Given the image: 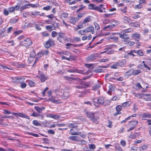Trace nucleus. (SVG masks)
<instances>
[{
	"instance_id": "4be33fe9",
	"label": "nucleus",
	"mask_w": 151,
	"mask_h": 151,
	"mask_svg": "<svg viewBox=\"0 0 151 151\" xmlns=\"http://www.w3.org/2000/svg\"><path fill=\"white\" fill-rule=\"evenodd\" d=\"M142 63L144 66H148V65H151V59H148L146 61H143Z\"/></svg>"
},
{
	"instance_id": "0e129e2a",
	"label": "nucleus",
	"mask_w": 151,
	"mask_h": 151,
	"mask_svg": "<svg viewBox=\"0 0 151 151\" xmlns=\"http://www.w3.org/2000/svg\"><path fill=\"white\" fill-rule=\"evenodd\" d=\"M78 138L77 136H73L70 137L69 138L70 140L77 141L78 139Z\"/></svg>"
},
{
	"instance_id": "f257e3e1",
	"label": "nucleus",
	"mask_w": 151,
	"mask_h": 151,
	"mask_svg": "<svg viewBox=\"0 0 151 151\" xmlns=\"http://www.w3.org/2000/svg\"><path fill=\"white\" fill-rule=\"evenodd\" d=\"M48 96L51 97L46 101H50L53 103L59 104L62 103V101L58 99V97L63 99H68L69 96V93L66 90L56 89L55 90H50L47 92Z\"/></svg>"
},
{
	"instance_id": "5fc2aeb1",
	"label": "nucleus",
	"mask_w": 151,
	"mask_h": 151,
	"mask_svg": "<svg viewBox=\"0 0 151 151\" xmlns=\"http://www.w3.org/2000/svg\"><path fill=\"white\" fill-rule=\"evenodd\" d=\"M47 17L48 18L50 19L51 20H52L55 17L54 15L53 14H51L48 15L47 16Z\"/></svg>"
},
{
	"instance_id": "3c124183",
	"label": "nucleus",
	"mask_w": 151,
	"mask_h": 151,
	"mask_svg": "<svg viewBox=\"0 0 151 151\" xmlns=\"http://www.w3.org/2000/svg\"><path fill=\"white\" fill-rule=\"evenodd\" d=\"M58 35V33L55 31H53L51 33V35L53 37H55L57 35Z\"/></svg>"
},
{
	"instance_id": "5701e85b",
	"label": "nucleus",
	"mask_w": 151,
	"mask_h": 151,
	"mask_svg": "<svg viewBox=\"0 0 151 151\" xmlns=\"http://www.w3.org/2000/svg\"><path fill=\"white\" fill-rule=\"evenodd\" d=\"M78 20V19H77L76 18L71 17L69 19V22L70 23L74 25L76 22Z\"/></svg>"
},
{
	"instance_id": "c03bdc74",
	"label": "nucleus",
	"mask_w": 151,
	"mask_h": 151,
	"mask_svg": "<svg viewBox=\"0 0 151 151\" xmlns=\"http://www.w3.org/2000/svg\"><path fill=\"white\" fill-rule=\"evenodd\" d=\"M130 102L129 101H128L126 102H124L123 103L122 105V106L123 107H125L126 106H129L130 104Z\"/></svg>"
},
{
	"instance_id": "c9c22d12",
	"label": "nucleus",
	"mask_w": 151,
	"mask_h": 151,
	"mask_svg": "<svg viewBox=\"0 0 151 151\" xmlns=\"http://www.w3.org/2000/svg\"><path fill=\"white\" fill-rule=\"evenodd\" d=\"M122 31L127 33L132 32L133 31V29L132 28H129L123 30Z\"/></svg>"
},
{
	"instance_id": "9d476101",
	"label": "nucleus",
	"mask_w": 151,
	"mask_h": 151,
	"mask_svg": "<svg viewBox=\"0 0 151 151\" xmlns=\"http://www.w3.org/2000/svg\"><path fill=\"white\" fill-rule=\"evenodd\" d=\"M143 120H147L148 124L151 125V114H144L142 117Z\"/></svg>"
},
{
	"instance_id": "2eb2a0df",
	"label": "nucleus",
	"mask_w": 151,
	"mask_h": 151,
	"mask_svg": "<svg viewBox=\"0 0 151 151\" xmlns=\"http://www.w3.org/2000/svg\"><path fill=\"white\" fill-rule=\"evenodd\" d=\"M116 26L115 24L109 25L107 26H105L103 28V30L105 31H108L114 28Z\"/></svg>"
},
{
	"instance_id": "864d4df0",
	"label": "nucleus",
	"mask_w": 151,
	"mask_h": 151,
	"mask_svg": "<svg viewBox=\"0 0 151 151\" xmlns=\"http://www.w3.org/2000/svg\"><path fill=\"white\" fill-rule=\"evenodd\" d=\"M23 32V30H19L18 31H15L14 33V34L15 35V36L18 35L19 34H20L22 33Z\"/></svg>"
},
{
	"instance_id": "f3484780",
	"label": "nucleus",
	"mask_w": 151,
	"mask_h": 151,
	"mask_svg": "<svg viewBox=\"0 0 151 151\" xmlns=\"http://www.w3.org/2000/svg\"><path fill=\"white\" fill-rule=\"evenodd\" d=\"M13 114L15 115L16 116H19L20 117L25 118L27 119H29V116H28L27 115H25L23 113H13Z\"/></svg>"
},
{
	"instance_id": "f8f14e48",
	"label": "nucleus",
	"mask_w": 151,
	"mask_h": 151,
	"mask_svg": "<svg viewBox=\"0 0 151 151\" xmlns=\"http://www.w3.org/2000/svg\"><path fill=\"white\" fill-rule=\"evenodd\" d=\"M131 37L133 39L138 41L140 40V34L137 32H136L135 33L132 34Z\"/></svg>"
},
{
	"instance_id": "f704fd0d",
	"label": "nucleus",
	"mask_w": 151,
	"mask_h": 151,
	"mask_svg": "<svg viewBox=\"0 0 151 151\" xmlns=\"http://www.w3.org/2000/svg\"><path fill=\"white\" fill-rule=\"evenodd\" d=\"M18 21L19 18L18 17L17 18H13L10 19V22L12 24H14L17 22Z\"/></svg>"
},
{
	"instance_id": "6e6552de",
	"label": "nucleus",
	"mask_w": 151,
	"mask_h": 151,
	"mask_svg": "<svg viewBox=\"0 0 151 151\" xmlns=\"http://www.w3.org/2000/svg\"><path fill=\"white\" fill-rule=\"evenodd\" d=\"M136 96L141 99H144L146 101H151V95L150 94H138Z\"/></svg>"
},
{
	"instance_id": "e2e57ef3",
	"label": "nucleus",
	"mask_w": 151,
	"mask_h": 151,
	"mask_svg": "<svg viewBox=\"0 0 151 151\" xmlns=\"http://www.w3.org/2000/svg\"><path fill=\"white\" fill-rule=\"evenodd\" d=\"M74 40L75 42H77L81 41V38L78 37H74Z\"/></svg>"
},
{
	"instance_id": "39448f33",
	"label": "nucleus",
	"mask_w": 151,
	"mask_h": 151,
	"mask_svg": "<svg viewBox=\"0 0 151 151\" xmlns=\"http://www.w3.org/2000/svg\"><path fill=\"white\" fill-rule=\"evenodd\" d=\"M55 40L51 38H49L44 44V46L46 49L52 47L55 45Z\"/></svg>"
},
{
	"instance_id": "37998d69",
	"label": "nucleus",
	"mask_w": 151,
	"mask_h": 151,
	"mask_svg": "<svg viewBox=\"0 0 151 151\" xmlns=\"http://www.w3.org/2000/svg\"><path fill=\"white\" fill-rule=\"evenodd\" d=\"M9 12L8 10H7L6 9H4L3 10V14L5 16H7L9 15Z\"/></svg>"
},
{
	"instance_id": "09e8293b",
	"label": "nucleus",
	"mask_w": 151,
	"mask_h": 151,
	"mask_svg": "<svg viewBox=\"0 0 151 151\" xmlns=\"http://www.w3.org/2000/svg\"><path fill=\"white\" fill-rule=\"evenodd\" d=\"M144 52L141 50H139L137 51V54L140 56L144 55Z\"/></svg>"
},
{
	"instance_id": "de8ad7c7",
	"label": "nucleus",
	"mask_w": 151,
	"mask_h": 151,
	"mask_svg": "<svg viewBox=\"0 0 151 151\" xmlns=\"http://www.w3.org/2000/svg\"><path fill=\"white\" fill-rule=\"evenodd\" d=\"M142 7V4H141L139 3V4H138L136 5L134 7V9H141Z\"/></svg>"
},
{
	"instance_id": "dca6fc26",
	"label": "nucleus",
	"mask_w": 151,
	"mask_h": 151,
	"mask_svg": "<svg viewBox=\"0 0 151 151\" xmlns=\"http://www.w3.org/2000/svg\"><path fill=\"white\" fill-rule=\"evenodd\" d=\"M24 78L22 77L11 78L10 80L13 82H18L21 81V80H23Z\"/></svg>"
},
{
	"instance_id": "052dcab7",
	"label": "nucleus",
	"mask_w": 151,
	"mask_h": 151,
	"mask_svg": "<svg viewBox=\"0 0 151 151\" xmlns=\"http://www.w3.org/2000/svg\"><path fill=\"white\" fill-rule=\"evenodd\" d=\"M110 22L111 21L110 19H104L103 21V23L104 24H106L110 23Z\"/></svg>"
},
{
	"instance_id": "72a5a7b5",
	"label": "nucleus",
	"mask_w": 151,
	"mask_h": 151,
	"mask_svg": "<svg viewBox=\"0 0 151 151\" xmlns=\"http://www.w3.org/2000/svg\"><path fill=\"white\" fill-rule=\"evenodd\" d=\"M135 116H136V114H133V115H131V116H129L127 118L125 119L124 120L121 121V123H123L124 122H126L127 121L130 119L131 117H135Z\"/></svg>"
},
{
	"instance_id": "79ce46f5",
	"label": "nucleus",
	"mask_w": 151,
	"mask_h": 151,
	"mask_svg": "<svg viewBox=\"0 0 151 151\" xmlns=\"http://www.w3.org/2000/svg\"><path fill=\"white\" fill-rule=\"evenodd\" d=\"M36 55V52L35 50H33L31 51L30 55V57H34Z\"/></svg>"
},
{
	"instance_id": "a211bd4d",
	"label": "nucleus",
	"mask_w": 151,
	"mask_h": 151,
	"mask_svg": "<svg viewBox=\"0 0 151 151\" xmlns=\"http://www.w3.org/2000/svg\"><path fill=\"white\" fill-rule=\"evenodd\" d=\"M75 127L73 126V128L71 129L70 130V133L72 135H80L81 133L80 132L77 133V132H76V131H75L76 129L75 128Z\"/></svg>"
},
{
	"instance_id": "49530a36",
	"label": "nucleus",
	"mask_w": 151,
	"mask_h": 151,
	"mask_svg": "<svg viewBox=\"0 0 151 151\" xmlns=\"http://www.w3.org/2000/svg\"><path fill=\"white\" fill-rule=\"evenodd\" d=\"M120 11L123 13L125 14L127 12V7L126 6L123 8L120 9Z\"/></svg>"
},
{
	"instance_id": "2f4dec72",
	"label": "nucleus",
	"mask_w": 151,
	"mask_h": 151,
	"mask_svg": "<svg viewBox=\"0 0 151 151\" xmlns=\"http://www.w3.org/2000/svg\"><path fill=\"white\" fill-rule=\"evenodd\" d=\"M41 34L43 37H48L50 34L46 31H44L41 33Z\"/></svg>"
},
{
	"instance_id": "c85d7f7f",
	"label": "nucleus",
	"mask_w": 151,
	"mask_h": 151,
	"mask_svg": "<svg viewBox=\"0 0 151 151\" xmlns=\"http://www.w3.org/2000/svg\"><path fill=\"white\" fill-rule=\"evenodd\" d=\"M104 99L102 97H99L97 100L98 103L100 104H103L104 102Z\"/></svg>"
},
{
	"instance_id": "b1692460",
	"label": "nucleus",
	"mask_w": 151,
	"mask_h": 151,
	"mask_svg": "<svg viewBox=\"0 0 151 151\" xmlns=\"http://www.w3.org/2000/svg\"><path fill=\"white\" fill-rule=\"evenodd\" d=\"M139 135V134L137 133H135L130 135L129 137V139H134L138 137Z\"/></svg>"
},
{
	"instance_id": "69168bd1",
	"label": "nucleus",
	"mask_w": 151,
	"mask_h": 151,
	"mask_svg": "<svg viewBox=\"0 0 151 151\" xmlns=\"http://www.w3.org/2000/svg\"><path fill=\"white\" fill-rule=\"evenodd\" d=\"M141 72L140 70H134V75H136L138 74Z\"/></svg>"
},
{
	"instance_id": "393cba45",
	"label": "nucleus",
	"mask_w": 151,
	"mask_h": 151,
	"mask_svg": "<svg viewBox=\"0 0 151 151\" xmlns=\"http://www.w3.org/2000/svg\"><path fill=\"white\" fill-rule=\"evenodd\" d=\"M47 117H50L53 119H59L60 116L56 115H52V114H49L46 115Z\"/></svg>"
},
{
	"instance_id": "58836bf2",
	"label": "nucleus",
	"mask_w": 151,
	"mask_h": 151,
	"mask_svg": "<svg viewBox=\"0 0 151 151\" xmlns=\"http://www.w3.org/2000/svg\"><path fill=\"white\" fill-rule=\"evenodd\" d=\"M78 33L79 35H84L86 33L85 29H81L79 30L78 32Z\"/></svg>"
},
{
	"instance_id": "ea45409f",
	"label": "nucleus",
	"mask_w": 151,
	"mask_h": 151,
	"mask_svg": "<svg viewBox=\"0 0 151 151\" xmlns=\"http://www.w3.org/2000/svg\"><path fill=\"white\" fill-rule=\"evenodd\" d=\"M94 25L96 30H99L100 29V27L98 24L96 22H94Z\"/></svg>"
},
{
	"instance_id": "4d7b16f0",
	"label": "nucleus",
	"mask_w": 151,
	"mask_h": 151,
	"mask_svg": "<svg viewBox=\"0 0 151 151\" xmlns=\"http://www.w3.org/2000/svg\"><path fill=\"white\" fill-rule=\"evenodd\" d=\"M110 38L112 39L115 42H117L118 41L119 39V38L117 37H111Z\"/></svg>"
},
{
	"instance_id": "412c9836",
	"label": "nucleus",
	"mask_w": 151,
	"mask_h": 151,
	"mask_svg": "<svg viewBox=\"0 0 151 151\" xmlns=\"http://www.w3.org/2000/svg\"><path fill=\"white\" fill-rule=\"evenodd\" d=\"M69 52L68 51H61L60 52H58L57 53L58 54H59V55L60 57L63 60H65V58H64V59L63 58V56L65 57H68L66 55H64L63 54H64V52Z\"/></svg>"
},
{
	"instance_id": "423d86ee",
	"label": "nucleus",
	"mask_w": 151,
	"mask_h": 151,
	"mask_svg": "<svg viewBox=\"0 0 151 151\" xmlns=\"http://www.w3.org/2000/svg\"><path fill=\"white\" fill-rule=\"evenodd\" d=\"M20 44L27 47L32 44V42L31 39L29 38H27L24 41H20Z\"/></svg>"
},
{
	"instance_id": "cd10ccee",
	"label": "nucleus",
	"mask_w": 151,
	"mask_h": 151,
	"mask_svg": "<svg viewBox=\"0 0 151 151\" xmlns=\"http://www.w3.org/2000/svg\"><path fill=\"white\" fill-rule=\"evenodd\" d=\"M68 16V14L67 12H63L61 13L60 14V19H62L63 18H66Z\"/></svg>"
},
{
	"instance_id": "bf43d9fd",
	"label": "nucleus",
	"mask_w": 151,
	"mask_h": 151,
	"mask_svg": "<svg viewBox=\"0 0 151 151\" xmlns=\"http://www.w3.org/2000/svg\"><path fill=\"white\" fill-rule=\"evenodd\" d=\"M138 123V122L137 121H134L133 122H130L129 123L130 125H132V126L135 127V126Z\"/></svg>"
},
{
	"instance_id": "473e14b6",
	"label": "nucleus",
	"mask_w": 151,
	"mask_h": 151,
	"mask_svg": "<svg viewBox=\"0 0 151 151\" xmlns=\"http://www.w3.org/2000/svg\"><path fill=\"white\" fill-rule=\"evenodd\" d=\"M52 8V6L50 5H47L46 6L44 7L42 9L44 10L48 11L50 10Z\"/></svg>"
},
{
	"instance_id": "774afa93",
	"label": "nucleus",
	"mask_w": 151,
	"mask_h": 151,
	"mask_svg": "<svg viewBox=\"0 0 151 151\" xmlns=\"http://www.w3.org/2000/svg\"><path fill=\"white\" fill-rule=\"evenodd\" d=\"M35 109L39 113H41L42 112V108H40L38 106L35 107Z\"/></svg>"
},
{
	"instance_id": "13d9d810",
	"label": "nucleus",
	"mask_w": 151,
	"mask_h": 151,
	"mask_svg": "<svg viewBox=\"0 0 151 151\" xmlns=\"http://www.w3.org/2000/svg\"><path fill=\"white\" fill-rule=\"evenodd\" d=\"M29 6H30L32 8H37L39 6V4H30L29 5Z\"/></svg>"
},
{
	"instance_id": "a19ab883",
	"label": "nucleus",
	"mask_w": 151,
	"mask_h": 151,
	"mask_svg": "<svg viewBox=\"0 0 151 151\" xmlns=\"http://www.w3.org/2000/svg\"><path fill=\"white\" fill-rule=\"evenodd\" d=\"M115 148L116 150L117 151H123L122 148L118 144H116Z\"/></svg>"
},
{
	"instance_id": "aec40b11",
	"label": "nucleus",
	"mask_w": 151,
	"mask_h": 151,
	"mask_svg": "<svg viewBox=\"0 0 151 151\" xmlns=\"http://www.w3.org/2000/svg\"><path fill=\"white\" fill-rule=\"evenodd\" d=\"M91 16H87L83 20L82 22V24H84L86 25V24L91 21Z\"/></svg>"
},
{
	"instance_id": "bb28decb",
	"label": "nucleus",
	"mask_w": 151,
	"mask_h": 151,
	"mask_svg": "<svg viewBox=\"0 0 151 151\" xmlns=\"http://www.w3.org/2000/svg\"><path fill=\"white\" fill-rule=\"evenodd\" d=\"M86 114L87 115V116L91 119H92L94 116V114L93 113L90 112L88 111H86Z\"/></svg>"
},
{
	"instance_id": "603ef678",
	"label": "nucleus",
	"mask_w": 151,
	"mask_h": 151,
	"mask_svg": "<svg viewBox=\"0 0 151 151\" xmlns=\"http://www.w3.org/2000/svg\"><path fill=\"white\" fill-rule=\"evenodd\" d=\"M122 18L125 21L128 22H129L131 21L130 19L128 17L126 16H123Z\"/></svg>"
},
{
	"instance_id": "a18cd8bd",
	"label": "nucleus",
	"mask_w": 151,
	"mask_h": 151,
	"mask_svg": "<svg viewBox=\"0 0 151 151\" xmlns=\"http://www.w3.org/2000/svg\"><path fill=\"white\" fill-rule=\"evenodd\" d=\"M120 96L119 95L114 96L112 97V99L113 101H118L120 99Z\"/></svg>"
},
{
	"instance_id": "4c0bfd02",
	"label": "nucleus",
	"mask_w": 151,
	"mask_h": 151,
	"mask_svg": "<svg viewBox=\"0 0 151 151\" xmlns=\"http://www.w3.org/2000/svg\"><path fill=\"white\" fill-rule=\"evenodd\" d=\"M115 13L112 14H103V17L106 18H109L111 17L113 15L115 14Z\"/></svg>"
},
{
	"instance_id": "f03ea898",
	"label": "nucleus",
	"mask_w": 151,
	"mask_h": 151,
	"mask_svg": "<svg viewBox=\"0 0 151 151\" xmlns=\"http://www.w3.org/2000/svg\"><path fill=\"white\" fill-rule=\"evenodd\" d=\"M104 6L103 4H101L99 6H97L96 4L91 3L88 5V9L90 10H95L100 13L105 12H106L105 10L103 11V10L106 9Z\"/></svg>"
},
{
	"instance_id": "ddd939ff",
	"label": "nucleus",
	"mask_w": 151,
	"mask_h": 151,
	"mask_svg": "<svg viewBox=\"0 0 151 151\" xmlns=\"http://www.w3.org/2000/svg\"><path fill=\"white\" fill-rule=\"evenodd\" d=\"M31 15L33 17H36L37 16H44L45 15V13L42 12L40 13V12L35 11L34 12H32L31 13Z\"/></svg>"
},
{
	"instance_id": "1a4fd4ad",
	"label": "nucleus",
	"mask_w": 151,
	"mask_h": 151,
	"mask_svg": "<svg viewBox=\"0 0 151 151\" xmlns=\"http://www.w3.org/2000/svg\"><path fill=\"white\" fill-rule=\"evenodd\" d=\"M64 54H63L66 55L68 57H65L63 56V58L64 59L65 58V60L69 61L70 59L74 60L76 59L75 56L71 55V53L70 52H64Z\"/></svg>"
},
{
	"instance_id": "e433bc0d",
	"label": "nucleus",
	"mask_w": 151,
	"mask_h": 151,
	"mask_svg": "<svg viewBox=\"0 0 151 151\" xmlns=\"http://www.w3.org/2000/svg\"><path fill=\"white\" fill-rule=\"evenodd\" d=\"M129 40H128L126 42H125V44H128L129 46H132L135 44V42L134 41H130Z\"/></svg>"
},
{
	"instance_id": "338daca9",
	"label": "nucleus",
	"mask_w": 151,
	"mask_h": 151,
	"mask_svg": "<svg viewBox=\"0 0 151 151\" xmlns=\"http://www.w3.org/2000/svg\"><path fill=\"white\" fill-rule=\"evenodd\" d=\"M29 85L31 87L34 86H35V83L34 82L30 81L29 82Z\"/></svg>"
},
{
	"instance_id": "20e7f679",
	"label": "nucleus",
	"mask_w": 151,
	"mask_h": 151,
	"mask_svg": "<svg viewBox=\"0 0 151 151\" xmlns=\"http://www.w3.org/2000/svg\"><path fill=\"white\" fill-rule=\"evenodd\" d=\"M114 34L119 35V37L123 40V41L126 42L128 40H129V35L125 33L123 31H121L119 33H115Z\"/></svg>"
},
{
	"instance_id": "0eeeda50",
	"label": "nucleus",
	"mask_w": 151,
	"mask_h": 151,
	"mask_svg": "<svg viewBox=\"0 0 151 151\" xmlns=\"http://www.w3.org/2000/svg\"><path fill=\"white\" fill-rule=\"evenodd\" d=\"M98 56V55L97 53L91 54L86 57V60L87 62L93 61L96 59Z\"/></svg>"
},
{
	"instance_id": "6ab92c4d",
	"label": "nucleus",
	"mask_w": 151,
	"mask_h": 151,
	"mask_svg": "<svg viewBox=\"0 0 151 151\" xmlns=\"http://www.w3.org/2000/svg\"><path fill=\"white\" fill-rule=\"evenodd\" d=\"M37 77L39 78L41 80V82H44L46 80H47L48 79V77L47 76H46L44 75L43 74H40V76H37Z\"/></svg>"
},
{
	"instance_id": "a878e982",
	"label": "nucleus",
	"mask_w": 151,
	"mask_h": 151,
	"mask_svg": "<svg viewBox=\"0 0 151 151\" xmlns=\"http://www.w3.org/2000/svg\"><path fill=\"white\" fill-rule=\"evenodd\" d=\"M52 26L53 27L54 29L56 30L57 29L59 28L60 26V24L59 23L56 22L54 21L52 24Z\"/></svg>"
},
{
	"instance_id": "680f3d73",
	"label": "nucleus",
	"mask_w": 151,
	"mask_h": 151,
	"mask_svg": "<svg viewBox=\"0 0 151 151\" xmlns=\"http://www.w3.org/2000/svg\"><path fill=\"white\" fill-rule=\"evenodd\" d=\"M85 25L84 24H82V22L81 24H78L77 27V29L76 30L82 28L83 27V26Z\"/></svg>"
},
{
	"instance_id": "6e6d98bb",
	"label": "nucleus",
	"mask_w": 151,
	"mask_h": 151,
	"mask_svg": "<svg viewBox=\"0 0 151 151\" xmlns=\"http://www.w3.org/2000/svg\"><path fill=\"white\" fill-rule=\"evenodd\" d=\"M134 70L133 69H130L127 72L129 75H134Z\"/></svg>"
},
{
	"instance_id": "c756f323",
	"label": "nucleus",
	"mask_w": 151,
	"mask_h": 151,
	"mask_svg": "<svg viewBox=\"0 0 151 151\" xmlns=\"http://www.w3.org/2000/svg\"><path fill=\"white\" fill-rule=\"evenodd\" d=\"M42 53H42V51H41L40 52H39L37 54V56H39L37 58V59L35 60V62L34 63L33 66H34L35 65V63H36V62L37 61V59L39 58H40L43 55H41V54H42Z\"/></svg>"
},
{
	"instance_id": "7c9ffc66",
	"label": "nucleus",
	"mask_w": 151,
	"mask_h": 151,
	"mask_svg": "<svg viewBox=\"0 0 151 151\" xmlns=\"http://www.w3.org/2000/svg\"><path fill=\"white\" fill-rule=\"evenodd\" d=\"M45 28L46 29L48 30L50 32H51L52 30H54V29L53 27L52 24L46 26Z\"/></svg>"
},
{
	"instance_id": "4468645a",
	"label": "nucleus",
	"mask_w": 151,
	"mask_h": 151,
	"mask_svg": "<svg viewBox=\"0 0 151 151\" xmlns=\"http://www.w3.org/2000/svg\"><path fill=\"white\" fill-rule=\"evenodd\" d=\"M85 30L86 33L91 32L92 34H94L95 33L94 28L92 26H89L85 29Z\"/></svg>"
},
{
	"instance_id": "9b49d317",
	"label": "nucleus",
	"mask_w": 151,
	"mask_h": 151,
	"mask_svg": "<svg viewBox=\"0 0 151 151\" xmlns=\"http://www.w3.org/2000/svg\"><path fill=\"white\" fill-rule=\"evenodd\" d=\"M126 60L125 59H123L122 60H119L115 63L113 66H122L125 65L126 63Z\"/></svg>"
},
{
	"instance_id": "8fccbe9b",
	"label": "nucleus",
	"mask_w": 151,
	"mask_h": 151,
	"mask_svg": "<svg viewBox=\"0 0 151 151\" xmlns=\"http://www.w3.org/2000/svg\"><path fill=\"white\" fill-rule=\"evenodd\" d=\"M8 10L9 13H12L14 12L15 10V8L14 6L9 7L8 8Z\"/></svg>"
},
{
	"instance_id": "7ed1b4c3",
	"label": "nucleus",
	"mask_w": 151,
	"mask_h": 151,
	"mask_svg": "<svg viewBox=\"0 0 151 151\" xmlns=\"http://www.w3.org/2000/svg\"><path fill=\"white\" fill-rule=\"evenodd\" d=\"M57 40L60 43L63 44H64L68 41L67 36L65 33L62 32L58 33Z\"/></svg>"
}]
</instances>
